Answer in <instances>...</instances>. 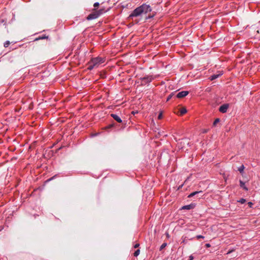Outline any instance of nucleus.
<instances>
[{"label":"nucleus","mask_w":260,"mask_h":260,"mask_svg":"<svg viewBox=\"0 0 260 260\" xmlns=\"http://www.w3.org/2000/svg\"><path fill=\"white\" fill-rule=\"evenodd\" d=\"M205 246L207 248H209V247H211V245L209 243H207V244H205Z\"/></svg>","instance_id":"23"},{"label":"nucleus","mask_w":260,"mask_h":260,"mask_svg":"<svg viewBox=\"0 0 260 260\" xmlns=\"http://www.w3.org/2000/svg\"><path fill=\"white\" fill-rule=\"evenodd\" d=\"M153 79V78L152 77V76H150V75L146 76L145 77H144L141 78L142 82L144 84L149 83L150 82H151Z\"/></svg>","instance_id":"4"},{"label":"nucleus","mask_w":260,"mask_h":260,"mask_svg":"<svg viewBox=\"0 0 260 260\" xmlns=\"http://www.w3.org/2000/svg\"><path fill=\"white\" fill-rule=\"evenodd\" d=\"M249 204H250V205H251V204H252L251 202H250Z\"/></svg>","instance_id":"29"},{"label":"nucleus","mask_w":260,"mask_h":260,"mask_svg":"<svg viewBox=\"0 0 260 260\" xmlns=\"http://www.w3.org/2000/svg\"><path fill=\"white\" fill-rule=\"evenodd\" d=\"M219 121L220 120L219 118H216L213 123V126H215L217 124V123H218L219 122Z\"/></svg>","instance_id":"15"},{"label":"nucleus","mask_w":260,"mask_h":260,"mask_svg":"<svg viewBox=\"0 0 260 260\" xmlns=\"http://www.w3.org/2000/svg\"><path fill=\"white\" fill-rule=\"evenodd\" d=\"M105 59L102 57H96L92 58L89 62L88 69L92 70L93 68H98L102 63H104Z\"/></svg>","instance_id":"2"},{"label":"nucleus","mask_w":260,"mask_h":260,"mask_svg":"<svg viewBox=\"0 0 260 260\" xmlns=\"http://www.w3.org/2000/svg\"><path fill=\"white\" fill-rule=\"evenodd\" d=\"M10 44V41H7L4 43V46L5 47H8L9 44Z\"/></svg>","instance_id":"16"},{"label":"nucleus","mask_w":260,"mask_h":260,"mask_svg":"<svg viewBox=\"0 0 260 260\" xmlns=\"http://www.w3.org/2000/svg\"><path fill=\"white\" fill-rule=\"evenodd\" d=\"M139 246V244H136L134 245V248H136L137 247H138Z\"/></svg>","instance_id":"26"},{"label":"nucleus","mask_w":260,"mask_h":260,"mask_svg":"<svg viewBox=\"0 0 260 260\" xmlns=\"http://www.w3.org/2000/svg\"><path fill=\"white\" fill-rule=\"evenodd\" d=\"M249 204H250V205H251V204H252L251 202H250Z\"/></svg>","instance_id":"28"},{"label":"nucleus","mask_w":260,"mask_h":260,"mask_svg":"<svg viewBox=\"0 0 260 260\" xmlns=\"http://www.w3.org/2000/svg\"><path fill=\"white\" fill-rule=\"evenodd\" d=\"M244 169V167L243 165H242L241 167H240L239 168H238V171L241 173H242L243 172V170Z\"/></svg>","instance_id":"13"},{"label":"nucleus","mask_w":260,"mask_h":260,"mask_svg":"<svg viewBox=\"0 0 260 260\" xmlns=\"http://www.w3.org/2000/svg\"><path fill=\"white\" fill-rule=\"evenodd\" d=\"M167 246V243H164L160 247V250H161L162 249H163L164 248L166 247V246Z\"/></svg>","instance_id":"17"},{"label":"nucleus","mask_w":260,"mask_h":260,"mask_svg":"<svg viewBox=\"0 0 260 260\" xmlns=\"http://www.w3.org/2000/svg\"><path fill=\"white\" fill-rule=\"evenodd\" d=\"M162 113L160 112L158 116V119H161L162 118Z\"/></svg>","instance_id":"19"},{"label":"nucleus","mask_w":260,"mask_h":260,"mask_svg":"<svg viewBox=\"0 0 260 260\" xmlns=\"http://www.w3.org/2000/svg\"><path fill=\"white\" fill-rule=\"evenodd\" d=\"M152 10L151 7L149 5L143 4L141 6L136 8L129 15V18H133L140 16L143 14H146L147 13L151 12Z\"/></svg>","instance_id":"1"},{"label":"nucleus","mask_w":260,"mask_h":260,"mask_svg":"<svg viewBox=\"0 0 260 260\" xmlns=\"http://www.w3.org/2000/svg\"><path fill=\"white\" fill-rule=\"evenodd\" d=\"M180 115H183V114H185L187 112V110L185 108H182L180 109Z\"/></svg>","instance_id":"12"},{"label":"nucleus","mask_w":260,"mask_h":260,"mask_svg":"<svg viewBox=\"0 0 260 260\" xmlns=\"http://www.w3.org/2000/svg\"><path fill=\"white\" fill-rule=\"evenodd\" d=\"M202 193V191H194V192H193L192 193H191L190 194H189L188 196V198H191V197H193L194 196L198 194V193Z\"/></svg>","instance_id":"11"},{"label":"nucleus","mask_w":260,"mask_h":260,"mask_svg":"<svg viewBox=\"0 0 260 260\" xmlns=\"http://www.w3.org/2000/svg\"><path fill=\"white\" fill-rule=\"evenodd\" d=\"M239 202H240L241 203L243 204V203H245V199H241V200L239 201Z\"/></svg>","instance_id":"21"},{"label":"nucleus","mask_w":260,"mask_h":260,"mask_svg":"<svg viewBox=\"0 0 260 260\" xmlns=\"http://www.w3.org/2000/svg\"><path fill=\"white\" fill-rule=\"evenodd\" d=\"M99 6V3H98V2L95 3L94 4V5H93V6H94V7H98V6Z\"/></svg>","instance_id":"22"},{"label":"nucleus","mask_w":260,"mask_h":260,"mask_svg":"<svg viewBox=\"0 0 260 260\" xmlns=\"http://www.w3.org/2000/svg\"><path fill=\"white\" fill-rule=\"evenodd\" d=\"M47 38V37H46V36H44V37H41L40 39H46V38Z\"/></svg>","instance_id":"27"},{"label":"nucleus","mask_w":260,"mask_h":260,"mask_svg":"<svg viewBox=\"0 0 260 260\" xmlns=\"http://www.w3.org/2000/svg\"><path fill=\"white\" fill-rule=\"evenodd\" d=\"M222 74V72H220L219 74H214L213 75H212L211 77H210V79L211 80H213L214 79H217V78H218L220 75H221Z\"/></svg>","instance_id":"9"},{"label":"nucleus","mask_w":260,"mask_h":260,"mask_svg":"<svg viewBox=\"0 0 260 260\" xmlns=\"http://www.w3.org/2000/svg\"><path fill=\"white\" fill-rule=\"evenodd\" d=\"M229 107V105L228 104H223L219 107V111L221 113H224L226 112Z\"/></svg>","instance_id":"5"},{"label":"nucleus","mask_w":260,"mask_h":260,"mask_svg":"<svg viewBox=\"0 0 260 260\" xmlns=\"http://www.w3.org/2000/svg\"><path fill=\"white\" fill-rule=\"evenodd\" d=\"M195 207V205L193 204H191L189 205L183 206L182 207L181 209H184V210H190L194 208Z\"/></svg>","instance_id":"8"},{"label":"nucleus","mask_w":260,"mask_h":260,"mask_svg":"<svg viewBox=\"0 0 260 260\" xmlns=\"http://www.w3.org/2000/svg\"><path fill=\"white\" fill-rule=\"evenodd\" d=\"M196 238H197V239H199L200 238L204 239L205 237H204V236H202V235H197L196 236Z\"/></svg>","instance_id":"20"},{"label":"nucleus","mask_w":260,"mask_h":260,"mask_svg":"<svg viewBox=\"0 0 260 260\" xmlns=\"http://www.w3.org/2000/svg\"><path fill=\"white\" fill-rule=\"evenodd\" d=\"M174 95V93H171L167 98V101H169L172 98V96Z\"/></svg>","instance_id":"18"},{"label":"nucleus","mask_w":260,"mask_h":260,"mask_svg":"<svg viewBox=\"0 0 260 260\" xmlns=\"http://www.w3.org/2000/svg\"><path fill=\"white\" fill-rule=\"evenodd\" d=\"M186 237H182V239H183V240H182V242H183V243H185V241H186Z\"/></svg>","instance_id":"25"},{"label":"nucleus","mask_w":260,"mask_h":260,"mask_svg":"<svg viewBox=\"0 0 260 260\" xmlns=\"http://www.w3.org/2000/svg\"><path fill=\"white\" fill-rule=\"evenodd\" d=\"M240 186L245 190H248V188L245 186V183L241 180H240Z\"/></svg>","instance_id":"10"},{"label":"nucleus","mask_w":260,"mask_h":260,"mask_svg":"<svg viewBox=\"0 0 260 260\" xmlns=\"http://www.w3.org/2000/svg\"><path fill=\"white\" fill-rule=\"evenodd\" d=\"M111 116L117 122H119V123H121L122 122V120L120 118V117L117 115V114H111Z\"/></svg>","instance_id":"7"},{"label":"nucleus","mask_w":260,"mask_h":260,"mask_svg":"<svg viewBox=\"0 0 260 260\" xmlns=\"http://www.w3.org/2000/svg\"><path fill=\"white\" fill-rule=\"evenodd\" d=\"M103 10H100L99 12L90 14L87 17L88 20H92L98 18L101 14L103 13Z\"/></svg>","instance_id":"3"},{"label":"nucleus","mask_w":260,"mask_h":260,"mask_svg":"<svg viewBox=\"0 0 260 260\" xmlns=\"http://www.w3.org/2000/svg\"><path fill=\"white\" fill-rule=\"evenodd\" d=\"M193 258H194V257L192 255H190L189 257V260H193Z\"/></svg>","instance_id":"24"},{"label":"nucleus","mask_w":260,"mask_h":260,"mask_svg":"<svg viewBox=\"0 0 260 260\" xmlns=\"http://www.w3.org/2000/svg\"><path fill=\"white\" fill-rule=\"evenodd\" d=\"M188 94V91H182L178 92L176 94V97L179 99L182 98L183 97L186 96Z\"/></svg>","instance_id":"6"},{"label":"nucleus","mask_w":260,"mask_h":260,"mask_svg":"<svg viewBox=\"0 0 260 260\" xmlns=\"http://www.w3.org/2000/svg\"><path fill=\"white\" fill-rule=\"evenodd\" d=\"M140 250H139V249L137 250H136V251L134 253V256H135V257L138 256L139 255V254H140Z\"/></svg>","instance_id":"14"}]
</instances>
